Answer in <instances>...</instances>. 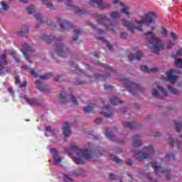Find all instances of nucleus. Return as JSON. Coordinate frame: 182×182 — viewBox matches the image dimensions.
<instances>
[{
    "label": "nucleus",
    "mask_w": 182,
    "mask_h": 182,
    "mask_svg": "<svg viewBox=\"0 0 182 182\" xmlns=\"http://www.w3.org/2000/svg\"><path fill=\"white\" fill-rule=\"evenodd\" d=\"M141 20L135 21L136 23L140 25L139 27H136L133 23L126 20H122V26H125V28H127L128 31L134 33L136 30L139 31V32H143V28H141V26H143L144 23H146L147 26L156 23V14L153 12H148L147 14H144L141 16Z\"/></svg>",
    "instance_id": "1"
},
{
    "label": "nucleus",
    "mask_w": 182,
    "mask_h": 182,
    "mask_svg": "<svg viewBox=\"0 0 182 182\" xmlns=\"http://www.w3.org/2000/svg\"><path fill=\"white\" fill-rule=\"evenodd\" d=\"M74 153L77 156H73V160L77 164H85V160L89 161L92 159V152L87 149H80L76 146H73L67 149V154L69 156H73Z\"/></svg>",
    "instance_id": "2"
},
{
    "label": "nucleus",
    "mask_w": 182,
    "mask_h": 182,
    "mask_svg": "<svg viewBox=\"0 0 182 182\" xmlns=\"http://www.w3.org/2000/svg\"><path fill=\"white\" fill-rule=\"evenodd\" d=\"M144 35L146 36L149 43L152 45L151 49L154 53H157V52H160V50L164 49V45L166 43L163 40L156 37L153 31L145 33Z\"/></svg>",
    "instance_id": "3"
},
{
    "label": "nucleus",
    "mask_w": 182,
    "mask_h": 182,
    "mask_svg": "<svg viewBox=\"0 0 182 182\" xmlns=\"http://www.w3.org/2000/svg\"><path fill=\"white\" fill-rule=\"evenodd\" d=\"M134 156L138 161H143L147 159H150L154 154V149L153 146H145L142 151L132 149Z\"/></svg>",
    "instance_id": "4"
},
{
    "label": "nucleus",
    "mask_w": 182,
    "mask_h": 182,
    "mask_svg": "<svg viewBox=\"0 0 182 182\" xmlns=\"http://www.w3.org/2000/svg\"><path fill=\"white\" fill-rule=\"evenodd\" d=\"M95 17L98 23L103 25L105 29L109 31V32H114V28L117 26L119 23L117 21L114 20L113 21H110V19L103 14H96Z\"/></svg>",
    "instance_id": "5"
},
{
    "label": "nucleus",
    "mask_w": 182,
    "mask_h": 182,
    "mask_svg": "<svg viewBox=\"0 0 182 182\" xmlns=\"http://www.w3.org/2000/svg\"><path fill=\"white\" fill-rule=\"evenodd\" d=\"M122 82L124 85V86L128 89L129 93H132L133 96H136V95L139 92L140 93H144L146 92V90L139 85L129 80L127 78H123L122 80Z\"/></svg>",
    "instance_id": "6"
},
{
    "label": "nucleus",
    "mask_w": 182,
    "mask_h": 182,
    "mask_svg": "<svg viewBox=\"0 0 182 182\" xmlns=\"http://www.w3.org/2000/svg\"><path fill=\"white\" fill-rule=\"evenodd\" d=\"M152 168L154 170L155 174L156 176H160V174H164L166 180H170L171 178V173H170V168L163 169V168L157 166V162L154 161L152 164Z\"/></svg>",
    "instance_id": "7"
},
{
    "label": "nucleus",
    "mask_w": 182,
    "mask_h": 182,
    "mask_svg": "<svg viewBox=\"0 0 182 182\" xmlns=\"http://www.w3.org/2000/svg\"><path fill=\"white\" fill-rule=\"evenodd\" d=\"M90 4L92 6L97 5L99 9H107L112 6L110 3H103V0H90Z\"/></svg>",
    "instance_id": "8"
},
{
    "label": "nucleus",
    "mask_w": 182,
    "mask_h": 182,
    "mask_svg": "<svg viewBox=\"0 0 182 182\" xmlns=\"http://www.w3.org/2000/svg\"><path fill=\"white\" fill-rule=\"evenodd\" d=\"M23 50L22 52L26 58V60L29 62L30 63H32L31 61H30L29 58H31V55H32V52H33V49L31 46H28L26 43L22 44Z\"/></svg>",
    "instance_id": "9"
},
{
    "label": "nucleus",
    "mask_w": 182,
    "mask_h": 182,
    "mask_svg": "<svg viewBox=\"0 0 182 182\" xmlns=\"http://www.w3.org/2000/svg\"><path fill=\"white\" fill-rule=\"evenodd\" d=\"M54 50H55L57 55L61 58H65L66 55L69 53L68 48H65V47H63V44L56 45L54 47Z\"/></svg>",
    "instance_id": "10"
},
{
    "label": "nucleus",
    "mask_w": 182,
    "mask_h": 182,
    "mask_svg": "<svg viewBox=\"0 0 182 182\" xmlns=\"http://www.w3.org/2000/svg\"><path fill=\"white\" fill-rule=\"evenodd\" d=\"M174 70H170L166 72V79L170 83H176L178 77L177 75H174Z\"/></svg>",
    "instance_id": "11"
},
{
    "label": "nucleus",
    "mask_w": 182,
    "mask_h": 182,
    "mask_svg": "<svg viewBox=\"0 0 182 182\" xmlns=\"http://www.w3.org/2000/svg\"><path fill=\"white\" fill-rule=\"evenodd\" d=\"M57 21L58 22V23H60L62 29L63 31H69V29H70V28H73V25H72V23H70L69 21H62V18H57Z\"/></svg>",
    "instance_id": "12"
},
{
    "label": "nucleus",
    "mask_w": 182,
    "mask_h": 182,
    "mask_svg": "<svg viewBox=\"0 0 182 182\" xmlns=\"http://www.w3.org/2000/svg\"><path fill=\"white\" fill-rule=\"evenodd\" d=\"M70 126L71 124L69 122H65L64 123L62 130L65 137H69V136L72 134V129H70Z\"/></svg>",
    "instance_id": "13"
},
{
    "label": "nucleus",
    "mask_w": 182,
    "mask_h": 182,
    "mask_svg": "<svg viewBox=\"0 0 182 182\" xmlns=\"http://www.w3.org/2000/svg\"><path fill=\"white\" fill-rule=\"evenodd\" d=\"M141 138V135L140 134H135L134 136L132 142V147H134V149H137V147L143 146V143L140 140Z\"/></svg>",
    "instance_id": "14"
},
{
    "label": "nucleus",
    "mask_w": 182,
    "mask_h": 182,
    "mask_svg": "<svg viewBox=\"0 0 182 182\" xmlns=\"http://www.w3.org/2000/svg\"><path fill=\"white\" fill-rule=\"evenodd\" d=\"M24 100L30 106H32V105H37V106H43V101H40L39 100H38L36 98L29 99V98L25 97Z\"/></svg>",
    "instance_id": "15"
},
{
    "label": "nucleus",
    "mask_w": 182,
    "mask_h": 182,
    "mask_svg": "<svg viewBox=\"0 0 182 182\" xmlns=\"http://www.w3.org/2000/svg\"><path fill=\"white\" fill-rule=\"evenodd\" d=\"M9 62L6 60V55L5 53L0 56V72H3Z\"/></svg>",
    "instance_id": "16"
},
{
    "label": "nucleus",
    "mask_w": 182,
    "mask_h": 182,
    "mask_svg": "<svg viewBox=\"0 0 182 182\" xmlns=\"http://www.w3.org/2000/svg\"><path fill=\"white\" fill-rule=\"evenodd\" d=\"M41 38L43 41H44V42H46V43H50L52 41H54L55 42H59V41H61L60 38H58L52 36H46L45 34H42Z\"/></svg>",
    "instance_id": "17"
},
{
    "label": "nucleus",
    "mask_w": 182,
    "mask_h": 182,
    "mask_svg": "<svg viewBox=\"0 0 182 182\" xmlns=\"http://www.w3.org/2000/svg\"><path fill=\"white\" fill-rule=\"evenodd\" d=\"M50 151L56 163H62V158L59 156V152L55 149H50Z\"/></svg>",
    "instance_id": "18"
},
{
    "label": "nucleus",
    "mask_w": 182,
    "mask_h": 182,
    "mask_svg": "<svg viewBox=\"0 0 182 182\" xmlns=\"http://www.w3.org/2000/svg\"><path fill=\"white\" fill-rule=\"evenodd\" d=\"M92 76H90V75H87L86 79L85 81L77 80L76 81L74 82V85H87V83L92 82Z\"/></svg>",
    "instance_id": "19"
},
{
    "label": "nucleus",
    "mask_w": 182,
    "mask_h": 182,
    "mask_svg": "<svg viewBox=\"0 0 182 182\" xmlns=\"http://www.w3.org/2000/svg\"><path fill=\"white\" fill-rule=\"evenodd\" d=\"M59 99L62 105H66V103H68V94L65 93V91H63V87H61Z\"/></svg>",
    "instance_id": "20"
},
{
    "label": "nucleus",
    "mask_w": 182,
    "mask_h": 182,
    "mask_svg": "<svg viewBox=\"0 0 182 182\" xmlns=\"http://www.w3.org/2000/svg\"><path fill=\"white\" fill-rule=\"evenodd\" d=\"M141 58H143V54L141 53V51L139 50H137L135 55L133 54L128 55V59L130 62H132V60H134V59H136V60H140Z\"/></svg>",
    "instance_id": "21"
},
{
    "label": "nucleus",
    "mask_w": 182,
    "mask_h": 182,
    "mask_svg": "<svg viewBox=\"0 0 182 182\" xmlns=\"http://www.w3.org/2000/svg\"><path fill=\"white\" fill-rule=\"evenodd\" d=\"M69 65L70 66L71 70L74 73H77V72H80L81 73H85V70L79 69V67L76 64H75V63L70 61Z\"/></svg>",
    "instance_id": "22"
},
{
    "label": "nucleus",
    "mask_w": 182,
    "mask_h": 182,
    "mask_svg": "<svg viewBox=\"0 0 182 182\" xmlns=\"http://www.w3.org/2000/svg\"><path fill=\"white\" fill-rule=\"evenodd\" d=\"M141 70L146 72V73H156L159 70V68L155 67L154 68L149 69L147 65H141Z\"/></svg>",
    "instance_id": "23"
},
{
    "label": "nucleus",
    "mask_w": 182,
    "mask_h": 182,
    "mask_svg": "<svg viewBox=\"0 0 182 182\" xmlns=\"http://www.w3.org/2000/svg\"><path fill=\"white\" fill-rule=\"evenodd\" d=\"M36 85L37 86V89L38 90H41V92H45L46 93H49L50 90L48 87H46V86H43L41 85V80H37L36 81Z\"/></svg>",
    "instance_id": "24"
},
{
    "label": "nucleus",
    "mask_w": 182,
    "mask_h": 182,
    "mask_svg": "<svg viewBox=\"0 0 182 182\" xmlns=\"http://www.w3.org/2000/svg\"><path fill=\"white\" fill-rule=\"evenodd\" d=\"M105 136L107 139L112 140V141H116V136L112 134V129L107 128L105 131Z\"/></svg>",
    "instance_id": "25"
},
{
    "label": "nucleus",
    "mask_w": 182,
    "mask_h": 182,
    "mask_svg": "<svg viewBox=\"0 0 182 182\" xmlns=\"http://www.w3.org/2000/svg\"><path fill=\"white\" fill-rule=\"evenodd\" d=\"M94 77L96 80H106V79H109L110 77V74L102 75L99 73L94 74Z\"/></svg>",
    "instance_id": "26"
},
{
    "label": "nucleus",
    "mask_w": 182,
    "mask_h": 182,
    "mask_svg": "<svg viewBox=\"0 0 182 182\" xmlns=\"http://www.w3.org/2000/svg\"><path fill=\"white\" fill-rule=\"evenodd\" d=\"M122 124L124 127H128V129H130L131 130H133L134 129H139L137 127V123L136 122H122Z\"/></svg>",
    "instance_id": "27"
},
{
    "label": "nucleus",
    "mask_w": 182,
    "mask_h": 182,
    "mask_svg": "<svg viewBox=\"0 0 182 182\" xmlns=\"http://www.w3.org/2000/svg\"><path fill=\"white\" fill-rule=\"evenodd\" d=\"M97 66H101V68H104L105 70H109V72H113L114 73H116L117 72L116 70H113V68L109 66L107 64H103L100 62H97L95 63Z\"/></svg>",
    "instance_id": "28"
},
{
    "label": "nucleus",
    "mask_w": 182,
    "mask_h": 182,
    "mask_svg": "<svg viewBox=\"0 0 182 182\" xmlns=\"http://www.w3.org/2000/svg\"><path fill=\"white\" fill-rule=\"evenodd\" d=\"M109 102L112 103V105H114V106H116L117 105H122V103H123V101L119 100L117 97L114 96L109 97Z\"/></svg>",
    "instance_id": "29"
},
{
    "label": "nucleus",
    "mask_w": 182,
    "mask_h": 182,
    "mask_svg": "<svg viewBox=\"0 0 182 182\" xmlns=\"http://www.w3.org/2000/svg\"><path fill=\"white\" fill-rule=\"evenodd\" d=\"M97 39L102 42V43H106L107 48L109 49V50H113V46L110 44L105 38L103 37H97Z\"/></svg>",
    "instance_id": "30"
},
{
    "label": "nucleus",
    "mask_w": 182,
    "mask_h": 182,
    "mask_svg": "<svg viewBox=\"0 0 182 182\" xmlns=\"http://www.w3.org/2000/svg\"><path fill=\"white\" fill-rule=\"evenodd\" d=\"M44 5H46V8H49V9H55V6L52 4V0H41Z\"/></svg>",
    "instance_id": "31"
},
{
    "label": "nucleus",
    "mask_w": 182,
    "mask_h": 182,
    "mask_svg": "<svg viewBox=\"0 0 182 182\" xmlns=\"http://www.w3.org/2000/svg\"><path fill=\"white\" fill-rule=\"evenodd\" d=\"M29 32V28L27 26H23L21 27V31H19L18 34L19 36H25L26 33Z\"/></svg>",
    "instance_id": "32"
},
{
    "label": "nucleus",
    "mask_w": 182,
    "mask_h": 182,
    "mask_svg": "<svg viewBox=\"0 0 182 182\" xmlns=\"http://www.w3.org/2000/svg\"><path fill=\"white\" fill-rule=\"evenodd\" d=\"M95 109V105L92 104L90 106L83 107V110L85 113H92Z\"/></svg>",
    "instance_id": "33"
},
{
    "label": "nucleus",
    "mask_w": 182,
    "mask_h": 182,
    "mask_svg": "<svg viewBox=\"0 0 182 182\" xmlns=\"http://www.w3.org/2000/svg\"><path fill=\"white\" fill-rule=\"evenodd\" d=\"M130 8L129 7H124L121 10V11L122 12V14H124V15L127 16V18H130V16H132V14L130 13Z\"/></svg>",
    "instance_id": "34"
},
{
    "label": "nucleus",
    "mask_w": 182,
    "mask_h": 182,
    "mask_svg": "<svg viewBox=\"0 0 182 182\" xmlns=\"http://www.w3.org/2000/svg\"><path fill=\"white\" fill-rule=\"evenodd\" d=\"M167 87L172 95H180V91L178 90L173 88L168 85H167Z\"/></svg>",
    "instance_id": "35"
},
{
    "label": "nucleus",
    "mask_w": 182,
    "mask_h": 182,
    "mask_svg": "<svg viewBox=\"0 0 182 182\" xmlns=\"http://www.w3.org/2000/svg\"><path fill=\"white\" fill-rule=\"evenodd\" d=\"M75 14H77V15H85L86 14V10L85 9H80L79 7H75V9L74 10Z\"/></svg>",
    "instance_id": "36"
},
{
    "label": "nucleus",
    "mask_w": 182,
    "mask_h": 182,
    "mask_svg": "<svg viewBox=\"0 0 182 182\" xmlns=\"http://www.w3.org/2000/svg\"><path fill=\"white\" fill-rule=\"evenodd\" d=\"M110 158L112 159V160L113 161H114L115 163H117V164H121V163L122 162V159H119V157L113 155V154H111L110 155Z\"/></svg>",
    "instance_id": "37"
},
{
    "label": "nucleus",
    "mask_w": 182,
    "mask_h": 182,
    "mask_svg": "<svg viewBox=\"0 0 182 182\" xmlns=\"http://www.w3.org/2000/svg\"><path fill=\"white\" fill-rule=\"evenodd\" d=\"M175 129L176 132H180L182 129V122L175 121Z\"/></svg>",
    "instance_id": "38"
},
{
    "label": "nucleus",
    "mask_w": 182,
    "mask_h": 182,
    "mask_svg": "<svg viewBox=\"0 0 182 182\" xmlns=\"http://www.w3.org/2000/svg\"><path fill=\"white\" fill-rule=\"evenodd\" d=\"M157 89L162 93V96H167V91H166V89L160 87V85L157 83H155Z\"/></svg>",
    "instance_id": "39"
},
{
    "label": "nucleus",
    "mask_w": 182,
    "mask_h": 182,
    "mask_svg": "<svg viewBox=\"0 0 182 182\" xmlns=\"http://www.w3.org/2000/svg\"><path fill=\"white\" fill-rule=\"evenodd\" d=\"M70 100L74 105V106H77L79 104L77 103V99L74 97L73 94L70 95Z\"/></svg>",
    "instance_id": "40"
},
{
    "label": "nucleus",
    "mask_w": 182,
    "mask_h": 182,
    "mask_svg": "<svg viewBox=\"0 0 182 182\" xmlns=\"http://www.w3.org/2000/svg\"><path fill=\"white\" fill-rule=\"evenodd\" d=\"M90 25L92 28V29L95 31V32H97V33H100H100H105V31L97 28V27L96 26L93 25V23H90Z\"/></svg>",
    "instance_id": "41"
},
{
    "label": "nucleus",
    "mask_w": 182,
    "mask_h": 182,
    "mask_svg": "<svg viewBox=\"0 0 182 182\" xmlns=\"http://www.w3.org/2000/svg\"><path fill=\"white\" fill-rule=\"evenodd\" d=\"M27 12L29 14H35V6L33 5H30L29 6L27 7Z\"/></svg>",
    "instance_id": "42"
},
{
    "label": "nucleus",
    "mask_w": 182,
    "mask_h": 182,
    "mask_svg": "<svg viewBox=\"0 0 182 182\" xmlns=\"http://www.w3.org/2000/svg\"><path fill=\"white\" fill-rule=\"evenodd\" d=\"M110 17L113 19H117V18H120V13L119 11H112L110 14Z\"/></svg>",
    "instance_id": "43"
},
{
    "label": "nucleus",
    "mask_w": 182,
    "mask_h": 182,
    "mask_svg": "<svg viewBox=\"0 0 182 182\" xmlns=\"http://www.w3.org/2000/svg\"><path fill=\"white\" fill-rule=\"evenodd\" d=\"M152 96L157 97V99H163V96L160 95L159 91L156 89H154V91L151 92Z\"/></svg>",
    "instance_id": "44"
},
{
    "label": "nucleus",
    "mask_w": 182,
    "mask_h": 182,
    "mask_svg": "<svg viewBox=\"0 0 182 182\" xmlns=\"http://www.w3.org/2000/svg\"><path fill=\"white\" fill-rule=\"evenodd\" d=\"M74 33H75V36L73 37L72 41L73 42H76V41L79 39V34L80 33V30H75Z\"/></svg>",
    "instance_id": "45"
},
{
    "label": "nucleus",
    "mask_w": 182,
    "mask_h": 182,
    "mask_svg": "<svg viewBox=\"0 0 182 182\" xmlns=\"http://www.w3.org/2000/svg\"><path fill=\"white\" fill-rule=\"evenodd\" d=\"M53 76V73H48V74L44 75H40L39 77L40 79L46 80V79H49L50 77H52Z\"/></svg>",
    "instance_id": "46"
},
{
    "label": "nucleus",
    "mask_w": 182,
    "mask_h": 182,
    "mask_svg": "<svg viewBox=\"0 0 182 182\" xmlns=\"http://www.w3.org/2000/svg\"><path fill=\"white\" fill-rule=\"evenodd\" d=\"M58 2H62L63 0H57ZM65 5L67 6H70L71 8H75V4L72 2V0H66Z\"/></svg>",
    "instance_id": "47"
},
{
    "label": "nucleus",
    "mask_w": 182,
    "mask_h": 182,
    "mask_svg": "<svg viewBox=\"0 0 182 182\" xmlns=\"http://www.w3.org/2000/svg\"><path fill=\"white\" fill-rule=\"evenodd\" d=\"M35 18L36 21H38V22H39L40 23H43V17L41 14H36Z\"/></svg>",
    "instance_id": "48"
},
{
    "label": "nucleus",
    "mask_w": 182,
    "mask_h": 182,
    "mask_svg": "<svg viewBox=\"0 0 182 182\" xmlns=\"http://www.w3.org/2000/svg\"><path fill=\"white\" fill-rule=\"evenodd\" d=\"M10 55H12L14 59H15L16 62H19V55H18V54H16V52L11 51L10 53Z\"/></svg>",
    "instance_id": "49"
},
{
    "label": "nucleus",
    "mask_w": 182,
    "mask_h": 182,
    "mask_svg": "<svg viewBox=\"0 0 182 182\" xmlns=\"http://www.w3.org/2000/svg\"><path fill=\"white\" fill-rule=\"evenodd\" d=\"M161 33L164 38H167V36H168V31L164 27L161 28Z\"/></svg>",
    "instance_id": "50"
},
{
    "label": "nucleus",
    "mask_w": 182,
    "mask_h": 182,
    "mask_svg": "<svg viewBox=\"0 0 182 182\" xmlns=\"http://www.w3.org/2000/svg\"><path fill=\"white\" fill-rule=\"evenodd\" d=\"M175 43L173 42L171 40L168 41L167 44H166V48L167 49H171L173 46H174Z\"/></svg>",
    "instance_id": "51"
},
{
    "label": "nucleus",
    "mask_w": 182,
    "mask_h": 182,
    "mask_svg": "<svg viewBox=\"0 0 182 182\" xmlns=\"http://www.w3.org/2000/svg\"><path fill=\"white\" fill-rule=\"evenodd\" d=\"M0 4L2 7L3 11H6V9H8V8H9L8 4L6 3H5V1H1Z\"/></svg>",
    "instance_id": "52"
},
{
    "label": "nucleus",
    "mask_w": 182,
    "mask_h": 182,
    "mask_svg": "<svg viewBox=\"0 0 182 182\" xmlns=\"http://www.w3.org/2000/svg\"><path fill=\"white\" fill-rule=\"evenodd\" d=\"M65 182H73V179L69 176V175H64Z\"/></svg>",
    "instance_id": "53"
},
{
    "label": "nucleus",
    "mask_w": 182,
    "mask_h": 182,
    "mask_svg": "<svg viewBox=\"0 0 182 182\" xmlns=\"http://www.w3.org/2000/svg\"><path fill=\"white\" fill-rule=\"evenodd\" d=\"M175 63L176 66H179V68H182V59L178 58L175 60Z\"/></svg>",
    "instance_id": "54"
},
{
    "label": "nucleus",
    "mask_w": 182,
    "mask_h": 182,
    "mask_svg": "<svg viewBox=\"0 0 182 182\" xmlns=\"http://www.w3.org/2000/svg\"><path fill=\"white\" fill-rule=\"evenodd\" d=\"M166 160H176V156L171 154V155H167L166 157Z\"/></svg>",
    "instance_id": "55"
},
{
    "label": "nucleus",
    "mask_w": 182,
    "mask_h": 182,
    "mask_svg": "<svg viewBox=\"0 0 182 182\" xmlns=\"http://www.w3.org/2000/svg\"><path fill=\"white\" fill-rule=\"evenodd\" d=\"M46 130L49 133H55V129H53L50 126L46 127Z\"/></svg>",
    "instance_id": "56"
},
{
    "label": "nucleus",
    "mask_w": 182,
    "mask_h": 182,
    "mask_svg": "<svg viewBox=\"0 0 182 182\" xmlns=\"http://www.w3.org/2000/svg\"><path fill=\"white\" fill-rule=\"evenodd\" d=\"M112 4H114V5L119 4L121 6L124 7V4L122 3L120 0H113Z\"/></svg>",
    "instance_id": "57"
},
{
    "label": "nucleus",
    "mask_w": 182,
    "mask_h": 182,
    "mask_svg": "<svg viewBox=\"0 0 182 182\" xmlns=\"http://www.w3.org/2000/svg\"><path fill=\"white\" fill-rule=\"evenodd\" d=\"M127 36H128V34H127V33H126V32H122V33H121V34H120V38H121L122 39H126V38H127Z\"/></svg>",
    "instance_id": "58"
},
{
    "label": "nucleus",
    "mask_w": 182,
    "mask_h": 182,
    "mask_svg": "<svg viewBox=\"0 0 182 182\" xmlns=\"http://www.w3.org/2000/svg\"><path fill=\"white\" fill-rule=\"evenodd\" d=\"M109 180H116L117 178V175L114 173H111L109 176Z\"/></svg>",
    "instance_id": "59"
},
{
    "label": "nucleus",
    "mask_w": 182,
    "mask_h": 182,
    "mask_svg": "<svg viewBox=\"0 0 182 182\" xmlns=\"http://www.w3.org/2000/svg\"><path fill=\"white\" fill-rule=\"evenodd\" d=\"M31 75L33 76V77H38V73L35 70V69H33L31 70Z\"/></svg>",
    "instance_id": "60"
},
{
    "label": "nucleus",
    "mask_w": 182,
    "mask_h": 182,
    "mask_svg": "<svg viewBox=\"0 0 182 182\" xmlns=\"http://www.w3.org/2000/svg\"><path fill=\"white\" fill-rule=\"evenodd\" d=\"M102 122H103V119H102V118H97L95 119V123L96 124H100V123H102Z\"/></svg>",
    "instance_id": "61"
},
{
    "label": "nucleus",
    "mask_w": 182,
    "mask_h": 182,
    "mask_svg": "<svg viewBox=\"0 0 182 182\" xmlns=\"http://www.w3.org/2000/svg\"><path fill=\"white\" fill-rule=\"evenodd\" d=\"M171 38L173 41H176V39L178 38L177 35H176V33H174V32H171Z\"/></svg>",
    "instance_id": "62"
},
{
    "label": "nucleus",
    "mask_w": 182,
    "mask_h": 182,
    "mask_svg": "<svg viewBox=\"0 0 182 182\" xmlns=\"http://www.w3.org/2000/svg\"><path fill=\"white\" fill-rule=\"evenodd\" d=\"M114 151H115V153H119V154L122 153V149L119 147H118V146H117L114 149Z\"/></svg>",
    "instance_id": "63"
},
{
    "label": "nucleus",
    "mask_w": 182,
    "mask_h": 182,
    "mask_svg": "<svg viewBox=\"0 0 182 182\" xmlns=\"http://www.w3.org/2000/svg\"><path fill=\"white\" fill-rule=\"evenodd\" d=\"M177 56H182V48H180L176 51Z\"/></svg>",
    "instance_id": "64"
}]
</instances>
